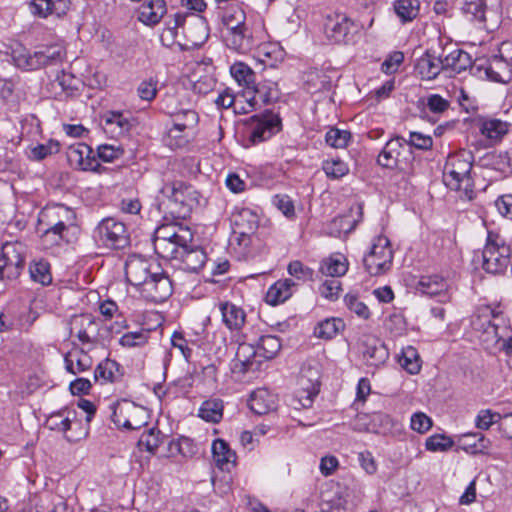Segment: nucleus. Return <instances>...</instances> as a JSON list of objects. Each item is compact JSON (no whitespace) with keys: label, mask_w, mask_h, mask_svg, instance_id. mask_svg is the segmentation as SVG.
<instances>
[{"label":"nucleus","mask_w":512,"mask_h":512,"mask_svg":"<svg viewBox=\"0 0 512 512\" xmlns=\"http://www.w3.org/2000/svg\"><path fill=\"white\" fill-rule=\"evenodd\" d=\"M282 342L278 336L263 335L257 346L242 342L239 344L231 370L234 374L245 375L260 369L263 361L273 359L281 350Z\"/></svg>","instance_id":"f257e3e1"},{"label":"nucleus","mask_w":512,"mask_h":512,"mask_svg":"<svg viewBox=\"0 0 512 512\" xmlns=\"http://www.w3.org/2000/svg\"><path fill=\"white\" fill-rule=\"evenodd\" d=\"M73 218V211L64 205L43 208L39 212L36 225L42 247L51 249L60 245L64 240V232L68 229V222H72Z\"/></svg>","instance_id":"f03ea898"},{"label":"nucleus","mask_w":512,"mask_h":512,"mask_svg":"<svg viewBox=\"0 0 512 512\" xmlns=\"http://www.w3.org/2000/svg\"><path fill=\"white\" fill-rule=\"evenodd\" d=\"M377 163L383 168L397 169V174L405 183L416 174L413 151L401 136H395L386 142L378 154Z\"/></svg>","instance_id":"7ed1b4c3"},{"label":"nucleus","mask_w":512,"mask_h":512,"mask_svg":"<svg viewBox=\"0 0 512 512\" xmlns=\"http://www.w3.org/2000/svg\"><path fill=\"white\" fill-rule=\"evenodd\" d=\"M508 49H511V44L502 43L498 54L476 60L474 75L498 83L509 82L512 78V57L503 55V51Z\"/></svg>","instance_id":"20e7f679"},{"label":"nucleus","mask_w":512,"mask_h":512,"mask_svg":"<svg viewBox=\"0 0 512 512\" xmlns=\"http://www.w3.org/2000/svg\"><path fill=\"white\" fill-rule=\"evenodd\" d=\"M512 250L505 240L496 233L488 232L482 252L483 269L491 274L503 273L510 264Z\"/></svg>","instance_id":"39448f33"},{"label":"nucleus","mask_w":512,"mask_h":512,"mask_svg":"<svg viewBox=\"0 0 512 512\" xmlns=\"http://www.w3.org/2000/svg\"><path fill=\"white\" fill-rule=\"evenodd\" d=\"M160 192L177 207L175 213L178 218L185 219L195 207L200 205V193L192 185L183 181L166 183Z\"/></svg>","instance_id":"423d86ee"},{"label":"nucleus","mask_w":512,"mask_h":512,"mask_svg":"<svg viewBox=\"0 0 512 512\" xmlns=\"http://www.w3.org/2000/svg\"><path fill=\"white\" fill-rule=\"evenodd\" d=\"M493 0H465L462 11L467 19L488 32L495 31L501 23V14Z\"/></svg>","instance_id":"0eeeda50"},{"label":"nucleus","mask_w":512,"mask_h":512,"mask_svg":"<svg viewBox=\"0 0 512 512\" xmlns=\"http://www.w3.org/2000/svg\"><path fill=\"white\" fill-rule=\"evenodd\" d=\"M12 59L18 68L37 70L45 66L60 63L62 60V52L55 47H46L34 53H30L24 47L19 46L12 50Z\"/></svg>","instance_id":"6e6552de"},{"label":"nucleus","mask_w":512,"mask_h":512,"mask_svg":"<svg viewBox=\"0 0 512 512\" xmlns=\"http://www.w3.org/2000/svg\"><path fill=\"white\" fill-rule=\"evenodd\" d=\"M393 251L386 236L374 239L370 251L363 257L365 270L372 276L384 274L391 268Z\"/></svg>","instance_id":"1a4fd4ad"},{"label":"nucleus","mask_w":512,"mask_h":512,"mask_svg":"<svg viewBox=\"0 0 512 512\" xmlns=\"http://www.w3.org/2000/svg\"><path fill=\"white\" fill-rule=\"evenodd\" d=\"M170 237H176L179 243H192L193 241V233L188 227H184L178 223H169L163 224L159 226L157 229L153 227V232L151 236L150 246H144L148 250L152 247L156 254H166L168 250L171 248L168 240Z\"/></svg>","instance_id":"9d476101"},{"label":"nucleus","mask_w":512,"mask_h":512,"mask_svg":"<svg viewBox=\"0 0 512 512\" xmlns=\"http://www.w3.org/2000/svg\"><path fill=\"white\" fill-rule=\"evenodd\" d=\"M245 20V12L240 8L230 9L223 16V24L228 31L226 41L230 48L241 50L251 44Z\"/></svg>","instance_id":"9b49d317"},{"label":"nucleus","mask_w":512,"mask_h":512,"mask_svg":"<svg viewBox=\"0 0 512 512\" xmlns=\"http://www.w3.org/2000/svg\"><path fill=\"white\" fill-rule=\"evenodd\" d=\"M281 129L280 116L271 111H266L261 115L251 117L248 139L252 145H256L270 139Z\"/></svg>","instance_id":"f8f14e48"},{"label":"nucleus","mask_w":512,"mask_h":512,"mask_svg":"<svg viewBox=\"0 0 512 512\" xmlns=\"http://www.w3.org/2000/svg\"><path fill=\"white\" fill-rule=\"evenodd\" d=\"M140 296L148 302L162 303L166 301L173 292L172 283L169 277L162 271H156L136 288Z\"/></svg>","instance_id":"ddd939ff"},{"label":"nucleus","mask_w":512,"mask_h":512,"mask_svg":"<svg viewBox=\"0 0 512 512\" xmlns=\"http://www.w3.org/2000/svg\"><path fill=\"white\" fill-rule=\"evenodd\" d=\"M23 245L6 242L0 252V279H15L24 268Z\"/></svg>","instance_id":"4468645a"},{"label":"nucleus","mask_w":512,"mask_h":512,"mask_svg":"<svg viewBox=\"0 0 512 512\" xmlns=\"http://www.w3.org/2000/svg\"><path fill=\"white\" fill-rule=\"evenodd\" d=\"M70 336H75L82 344L97 342L99 322L91 314L73 315L68 321Z\"/></svg>","instance_id":"2eb2a0df"},{"label":"nucleus","mask_w":512,"mask_h":512,"mask_svg":"<svg viewBox=\"0 0 512 512\" xmlns=\"http://www.w3.org/2000/svg\"><path fill=\"white\" fill-rule=\"evenodd\" d=\"M439 47L441 54L443 53V67L444 70H451L457 74L470 68L471 73L474 75L475 62L472 61V57L466 51L456 47L452 43L443 44L439 41Z\"/></svg>","instance_id":"dca6fc26"},{"label":"nucleus","mask_w":512,"mask_h":512,"mask_svg":"<svg viewBox=\"0 0 512 512\" xmlns=\"http://www.w3.org/2000/svg\"><path fill=\"white\" fill-rule=\"evenodd\" d=\"M298 384L301 387V391L296 395L294 401H297L302 408L311 407L314 397L320 390L318 370L311 366L302 368Z\"/></svg>","instance_id":"f3484780"},{"label":"nucleus","mask_w":512,"mask_h":512,"mask_svg":"<svg viewBox=\"0 0 512 512\" xmlns=\"http://www.w3.org/2000/svg\"><path fill=\"white\" fill-rule=\"evenodd\" d=\"M499 321L503 322V315L490 306H483L478 309L477 314L472 320L473 328L482 331L487 335L486 340H500L498 333Z\"/></svg>","instance_id":"a211bd4d"},{"label":"nucleus","mask_w":512,"mask_h":512,"mask_svg":"<svg viewBox=\"0 0 512 512\" xmlns=\"http://www.w3.org/2000/svg\"><path fill=\"white\" fill-rule=\"evenodd\" d=\"M141 208L142 206L138 199H130V226H135L133 233H135V239H138L135 245L149 247L153 232V223L149 218H145L140 214Z\"/></svg>","instance_id":"6ab92c4d"},{"label":"nucleus","mask_w":512,"mask_h":512,"mask_svg":"<svg viewBox=\"0 0 512 512\" xmlns=\"http://www.w3.org/2000/svg\"><path fill=\"white\" fill-rule=\"evenodd\" d=\"M442 56L443 53L441 54L439 43L437 46L430 47L417 60L415 72L423 80L435 79L444 70Z\"/></svg>","instance_id":"aec40b11"},{"label":"nucleus","mask_w":512,"mask_h":512,"mask_svg":"<svg viewBox=\"0 0 512 512\" xmlns=\"http://www.w3.org/2000/svg\"><path fill=\"white\" fill-rule=\"evenodd\" d=\"M99 234L102 242L110 248L120 249L128 244V234L123 222L114 218L104 219L99 226Z\"/></svg>","instance_id":"412c9836"},{"label":"nucleus","mask_w":512,"mask_h":512,"mask_svg":"<svg viewBox=\"0 0 512 512\" xmlns=\"http://www.w3.org/2000/svg\"><path fill=\"white\" fill-rule=\"evenodd\" d=\"M161 267L153 260L143 257L140 254H130V285L135 289L143 283Z\"/></svg>","instance_id":"4be33fe9"},{"label":"nucleus","mask_w":512,"mask_h":512,"mask_svg":"<svg viewBox=\"0 0 512 512\" xmlns=\"http://www.w3.org/2000/svg\"><path fill=\"white\" fill-rule=\"evenodd\" d=\"M363 360L370 367H379L389 358L388 349L384 343L374 336H364L360 343Z\"/></svg>","instance_id":"5701e85b"},{"label":"nucleus","mask_w":512,"mask_h":512,"mask_svg":"<svg viewBox=\"0 0 512 512\" xmlns=\"http://www.w3.org/2000/svg\"><path fill=\"white\" fill-rule=\"evenodd\" d=\"M31 14L41 19L50 16L64 18L71 8V0H31L28 4Z\"/></svg>","instance_id":"b1692460"},{"label":"nucleus","mask_w":512,"mask_h":512,"mask_svg":"<svg viewBox=\"0 0 512 512\" xmlns=\"http://www.w3.org/2000/svg\"><path fill=\"white\" fill-rule=\"evenodd\" d=\"M92 153L93 151L88 145L79 143L68 148L67 158L73 168L84 171H97L100 164Z\"/></svg>","instance_id":"393cba45"},{"label":"nucleus","mask_w":512,"mask_h":512,"mask_svg":"<svg viewBox=\"0 0 512 512\" xmlns=\"http://www.w3.org/2000/svg\"><path fill=\"white\" fill-rule=\"evenodd\" d=\"M444 184L450 189L460 193V197L472 200L475 196L474 181L471 172H443Z\"/></svg>","instance_id":"a878e982"},{"label":"nucleus","mask_w":512,"mask_h":512,"mask_svg":"<svg viewBox=\"0 0 512 512\" xmlns=\"http://www.w3.org/2000/svg\"><path fill=\"white\" fill-rule=\"evenodd\" d=\"M186 42H177L181 51H189L201 47L208 39L207 27L202 18L190 22L183 31Z\"/></svg>","instance_id":"bb28decb"},{"label":"nucleus","mask_w":512,"mask_h":512,"mask_svg":"<svg viewBox=\"0 0 512 512\" xmlns=\"http://www.w3.org/2000/svg\"><path fill=\"white\" fill-rule=\"evenodd\" d=\"M166 102L165 110L172 117L174 127L187 130L197 125L199 116L195 110L184 107L177 108L174 106V102H176L175 97H168Z\"/></svg>","instance_id":"cd10ccee"},{"label":"nucleus","mask_w":512,"mask_h":512,"mask_svg":"<svg viewBox=\"0 0 512 512\" xmlns=\"http://www.w3.org/2000/svg\"><path fill=\"white\" fill-rule=\"evenodd\" d=\"M166 13L165 0H148L136 10L138 21L148 27L158 25Z\"/></svg>","instance_id":"c85d7f7f"},{"label":"nucleus","mask_w":512,"mask_h":512,"mask_svg":"<svg viewBox=\"0 0 512 512\" xmlns=\"http://www.w3.org/2000/svg\"><path fill=\"white\" fill-rule=\"evenodd\" d=\"M136 438V450L133 452L136 455L139 453H147L145 458L149 459L152 455H154L159 448V446L164 442L165 435L161 433L160 430L155 427H150L145 429L139 436H134L130 434V439Z\"/></svg>","instance_id":"c756f323"},{"label":"nucleus","mask_w":512,"mask_h":512,"mask_svg":"<svg viewBox=\"0 0 512 512\" xmlns=\"http://www.w3.org/2000/svg\"><path fill=\"white\" fill-rule=\"evenodd\" d=\"M477 126L480 134L493 142L501 141L511 129V123L491 117L479 118Z\"/></svg>","instance_id":"7c9ffc66"},{"label":"nucleus","mask_w":512,"mask_h":512,"mask_svg":"<svg viewBox=\"0 0 512 512\" xmlns=\"http://www.w3.org/2000/svg\"><path fill=\"white\" fill-rule=\"evenodd\" d=\"M211 450L215 465L220 470L230 472L236 466V452L230 448L225 440L221 438L215 439L212 442Z\"/></svg>","instance_id":"2f4dec72"},{"label":"nucleus","mask_w":512,"mask_h":512,"mask_svg":"<svg viewBox=\"0 0 512 512\" xmlns=\"http://www.w3.org/2000/svg\"><path fill=\"white\" fill-rule=\"evenodd\" d=\"M232 222L240 237L243 240H249V236L258 227L259 218L250 208H242L233 213Z\"/></svg>","instance_id":"473e14b6"},{"label":"nucleus","mask_w":512,"mask_h":512,"mask_svg":"<svg viewBox=\"0 0 512 512\" xmlns=\"http://www.w3.org/2000/svg\"><path fill=\"white\" fill-rule=\"evenodd\" d=\"M353 22L344 15L329 17L325 23L326 37L333 43H342L350 32Z\"/></svg>","instance_id":"72a5a7b5"},{"label":"nucleus","mask_w":512,"mask_h":512,"mask_svg":"<svg viewBox=\"0 0 512 512\" xmlns=\"http://www.w3.org/2000/svg\"><path fill=\"white\" fill-rule=\"evenodd\" d=\"M417 289L430 297H440V301L448 300V282L442 276H422L418 282Z\"/></svg>","instance_id":"f704fd0d"},{"label":"nucleus","mask_w":512,"mask_h":512,"mask_svg":"<svg viewBox=\"0 0 512 512\" xmlns=\"http://www.w3.org/2000/svg\"><path fill=\"white\" fill-rule=\"evenodd\" d=\"M183 264L184 270L198 272L206 263L207 256L200 247H192L191 244L183 247L181 252L174 258Z\"/></svg>","instance_id":"c9c22d12"},{"label":"nucleus","mask_w":512,"mask_h":512,"mask_svg":"<svg viewBox=\"0 0 512 512\" xmlns=\"http://www.w3.org/2000/svg\"><path fill=\"white\" fill-rule=\"evenodd\" d=\"M248 406L255 414L264 415L277 408V399L267 389H257L251 393Z\"/></svg>","instance_id":"e433bc0d"},{"label":"nucleus","mask_w":512,"mask_h":512,"mask_svg":"<svg viewBox=\"0 0 512 512\" xmlns=\"http://www.w3.org/2000/svg\"><path fill=\"white\" fill-rule=\"evenodd\" d=\"M101 125L111 138H118L128 131V119L119 111H107L101 116Z\"/></svg>","instance_id":"4c0bfd02"},{"label":"nucleus","mask_w":512,"mask_h":512,"mask_svg":"<svg viewBox=\"0 0 512 512\" xmlns=\"http://www.w3.org/2000/svg\"><path fill=\"white\" fill-rule=\"evenodd\" d=\"M457 445L469 454H486L490 448V440L481 433H465L458 436Z\"/></svg>","instance_id":"58836bf2"},{"label":"nucleus","mask_w":512,"mask_h":512,"mask_svg":"<svg viewBox=\"0 0 512 512\" xmlns=\"http://www.w3.org/2000/svg\"><path fill=\"white\" fill-rule=\"evenodd\" d=\"M64 363L66 371L76 375L89 370L92 367L93 361L84 350L73 348L66 353Z\"/></svg>","instance_id":"ea45409f"},{"label":"nucleus","mask_w":512,"mask_h":512,"mask_svg":"<svg viewBox=\"0 0 512 512\" xmlns=\"http://www.w3.org/2000/svg\"><path fill=\"white\" fill-rule=\"evenodd\" d=\"M253 97L249 100L250 106L254 107L260 101L263 104H270L277 101L280 91L276 82L265 80L252 87Z\"/></svg>","instance_id":"a19ab883"},{"label":"nucleus","mask_w":512,"mask_h":512,"mask_svg":"<svg viewBox=\"0 0 512 512\" xmlns=\"http://www.w3.org/2000/svg\"><path fill=\"white\" fill-rule=\"evenodd\" d=\"M295 286L296 283L290 278L280 279L276 281L269 287L266 293V302L272 306L284 303L292 296L293 289Z\"/></svg>","instance_id":"79ce46f5"},{"label":"nucleus","mask_w":512,"mask_h":512,"mask_svg":"<svg viewBox=\"0 0 512 512\" xmlns=\"http://www.w3.org/2000/svg\"><path fill=\"white\" fill-rule=\"evenodd\" d=\"M78 82V79L73 75L62 72L49 86L55 98L63 99L75 94L78 90Z\"/></svg>","instance_id":"37998d69"},{"label":"nucleus","mask_w":512,"mask_h":512,"mask_svg":"<svg viewBox=\"0 0 512 512\" xmlns=\"http://www.w3.org/2000/svg\"><path fill=\"white\" fill-rule=\"evenodd\" d=\"M124 376V368L115 360L106 359L100 362L94 371L96 381L102 383L116 382Z\"/></svg>","instance_id":"c03bdc74"},{"label":"nucleus","mask_w":512,"mask_h":512,"mask_svg":"<svg viewBox=\"0 0 512 512\" xmlns=\"http://www.w3.org/2000/svg\"><path fill=\"white\" fill-rule=\"evenodd\" d=\"M220 311L224 324L230 330H238L244 325L246 314L241 307L231 302H224L220 304Z\"/></svg>","instance_id":"a18cd8bd"},{"label":"nucleus","mask_w":512,"mask_h":512,"mask_svg":"<svg viewBox=\"0 0 512 512\" xmlns=\"http://www.w3.org/2000/svg\"><path fill=\"white\" fill-rule=\"evenodd\" d=\"M474 162V155L471 151L462 149L448 155L444 171L471 172Z\"/></svg>","instance_id":"49530a36"},{"label":"nucleus","mask_w":512,"mask_h":512,"mask_svg":"<svg viewBox=\"0 0 512 512\" xmlns=\"http://www.w3.org/2000/svg\"><path fill=\"white\" fill-rule=\"evenodd\" d=\"M348 264L346 258L341 254L331 255L321 261L319 271L322 275L332 278L340 277L346 274Z\"/></svg>","instance_id":"de8ad7c7"},{"label":"nucleus","mask_w":512,"mask_h":512,"mask_svg":"<svg viewBox=\"0 0 512 512\" xmlns=\"http://www.w3.org/2000/svg\"><path fill=\"white\" fill-rule=\"evenodd\" d=\"M223 410V401L219 398H211L201 404L198 416L206 422L219 423L223 417Z\"/></svg>","instance_id":"09e8293b"},{"label":"nucleus","mask_w":512,"mask_h":512,"mask_svg":"<svg viewBox=\"0 0 512 512\" xmlns=\"http://www.w3.org/2000/svg\"><path fill=\"white\" fill-rule=\"evenodd\" d=\"M394 11L402 23L414 20L420 11L419 0H396L393 4Z\"/></svg>","instance_id":"8fccbe9b"},{"label":"nucleus","mask_w":512,"mask_h":512,"mask_svg":"<svg viewBox=\"0 0 512 512\" xmlns=\"http://www.w3.org/2000/svg\"><path fill=\"white\" fill-rule=\"evenodd\" d=\"M230 74L240 86L247 89H252L255 84V72L244 62L232 64Z\"/></svg>","instance_id":"3c124183"},{"label":"nucleus","mask_w":512,"mask_h":512,"mask_svg":"<svg viewBox=\"0 0 512 512\" xmlns=\"http://www.w3.org/2000/svg\"><path fill=\"white\" fill-rule=\"evenodd\" d=\"M398 363L412 375L418 374L421 370V359L417 349L413 346H407L402 349L398 357Z\"/></svg>","instance_id":"603ef678"},{"label":"nucleus","mask_w":512,"mask_h":512,"mask_svg":"<svg viewBox=\"0 0 512 512\" xmlns=\"http://www.w3.org/2000/svg\"><path fill=\"white\" fill-rule=\"evenodd\" d=\"M343 328L344 322L340 318H328L315 326L314 335L321 339L330 340Z\"/></svg>","instance_id":"864d4df0"},{"label":"nucleus","mask_w":512,"mask_h":512,"mask_svg":"<svg viewBox=\"0 0 512 512\" xmlns=\"http://www.w3.org/2000/svg\"><path fill=\"white\" fill-rule=\"evenodd\" d=\"M169 451L172 455L178 453L185 458H192L198 454L199 447L193 439L181 436L179 439L169 442Z\"/></svg>","instance_id":"5fc2aeb1"},{"label":"nucleus","mask_w":512,"mask_h":512,"mask_svg":"<svg viewBox=\"0 0 512 512\" xmlns=\"http://www.w3.org/2000/svg\"><path fill=\"white\" fill-rule=\"evenodd\" d=\"M128 400L121 398L110 404L111 421L118 429H128Z\"/></svg>","instance_id":"6e6d98bb"},{"label":"nucleus","mask_w":512,"mask_h":512,"mask_svg":"<svg viewBox=\"0 0 512 512\" xmlns=\"http://www.w3.org/2000/svg\"><path fill=\"white\" fill-rule=\"evenodd\" d=\"M29 273L34 282L49 285L52 282L50 264L44 259L33 261L29 266Z\"/></svg>","instance_id":"4d7b16f0"},{"label":"nucleus","mask_w":512,"mask_h":512,"mask_svg":"<svg viewBox=\"0 0 512 512\" xmlns=\"http://www.w3.org/2000/svg\"><path fill=\"white\" fill-rule=\"evenodd\" d=\"M150 420V412L147 408L132 404L130 407V432L138 431L146 427Z\"/></svg>","instance_id":"13d9d810"},{"label":"nucleus","mask_w":512,"mask_h":512,"mask_svg":"<svg viewBox=\"0 0 512 512\" xmlns=\"http://www.w3.org/2000/svg\"><path fill=\"white\" fill-rule=\"evenodd\" d=\"M322 169L330 179H340L349 172L348 165L338 158L324 160Z\"/></svg>","instance_id":"bf43d9fd"},{"label":"nucleus","mask_w":512,"mask_h":512,"mask_svg":"<svg viewBox=\"0 0 512 512\" xmlns=\"http://www.w3.org/2000/svg\"><path fill=\"white\" fill-rule=\"evenodd\" d=\"M158 79L156 77H148L143 79L137 86L136 92L142 101L151 102L157 95Z\"/></svg>","instance_id":"052dcab7"},{"label":"nucleus","mask_w":512,"mask_h":512,"mask_svg":"<svg viewBox=\"0 0 512 512\" xmlns=\"http://www.w3.org/2000/svg\"><path fill=\"white\" fill-rule=\"evenodd\" d=\"M351 138V133L347 130L330 128L325 135L326 143L333 148H345Z\"/></svg>","instance_id":"680f3d73"},{"label":"nucleus","mask_w":512,"mask_h":512,"mask_svg":"<svg viewBox=\"0 0 512 512\" xmlns=\"http://www.w3.org/2000/svg\"><path fill=\"white\" fill-rule=\"evenodd\" d=\"M287 271L290 276L302 282L312 281L314 278V270L299 260L291 261L287 266Z\"/></svg>","instance_id":"e2e57ef3"},{"label":"nucleus","mask_w":512,"mask_h":512,"mask_svg":"<svg viewBox=\"0 0 512 512\" xmlns=\"http://www.w3.org/2000/svg\"><path fill=\"white\" fill-rule=\"evenodd\" d=\"M454 445L452 438L444 434H434L426 439L425 448L428 451H448Z\"/></svg>","instance_id":"0e129e2a"},{"label":"nucleus","mask_w":512,"mask_h":512,"mask_svg":"<svg viewBox=\"0 0 512 512\" xmlns=\"http://www.w3.org/2000/svg\"><path fill=\"white\" fill-rule=\"evenodd\" d=\"M344 303L346 307L353 313H355L358 317L362 319H368L370 317L369 308L359 300V297L356 294L348 293L344 297Z\"/></svg>","instance_id":"69168bd1"},{"label":"nucleus","mask_w":512,"mask_h":512,"mask_svg":"<svg viewBox=\"0 0 512 512\" xmlns=\"http://www.w3.org/2000/svg\"><path fill=\"white\" fill-rule=\"evenodd\" d=\"M59 151V144L55 141H49L45 144H37L30 148L29 158L36 161H41L47 156L57 153Z\"/></svg>","instance_id":"338daca9"},{"label":"nucleus","mask_w":512,"mask_h":512,"mask_svg":"<svg viewBox=\"0 0 512 512\" xmlns=\"http://www.w3.org/2000/svg\"><path fill=\"white\" fill-rule=\"evenodd\" d=\"M71 423H72L71 419L68 416L64 417L61 413L52 414L47 419V422H46L47 427L50 430H54V431H58V432L64 433L66 439L69 440V441L73 440L71 437H69L67 435V432H68V430L71 427Z\"/></svg>","instance_id":"774afa93"}]
</instances>
